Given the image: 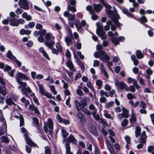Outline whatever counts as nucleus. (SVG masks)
<instances>
[{
    "instance_id": "obj_18",
    "label": "nucleus",
    "mask_w": 154,
    "mask_h": 154,
    "mask_svg": "<svg viewBox=\"0 0 154 154\" xmlns=\"http://www.w3.org/2000/svg\"><path fill=\"white\" fill-rule=\"evenodd\" d=\"M29 109L31 111H34L36 114L39 115L40 112L38 109L33 105H30L29 106Z\"/></svg>"
},
{
    "instance_id": "obj_22",
    "label": "nucleus",
    "mask_w": 154,
    "mask_h": 154,
    "mask_svg": "<svg viewBox=\"0 0 154 154\" xmlns=\"http://www.w3.org/2000/svg\"><path fill=\"white\" fill-rule=\"evenodd\" d=\"M96 24L97 26V34L104 32L103 27L100 25L99 23H97Z\"/></svg>"
},
{
    "instance_id": "obj_29",
    "label": "nucleus",
    "mask_w": 154,
    "mask_h": 154,
    "mask_svg": "<svg viewBox=\"0 0 154 154\" xmlns=\"http://www.w3.org/2000/svg\"><path fill=\"white\" fill-rule=\"evenodd\" d=\"M6 56L9 59L12 60L16 58V57L12 54V52L10 50H9L8 51L6 54Z\"/></svg>"
},
{
    "instance_id": "obj_57",
    "label": "nucleus",
    "mask_w": 154,
    "mask_h": 154,
    "mask_svg": "<svg viewBox=\"0 0 154 154\" xmlns=\"http://www.w3.org/2000/svg\"><path fill=\"white\" fill-rule=\"evenodd\" d=\"M49 87L51 88V91L54 95H56L57 94V92L56 91L54 86L51 85L49 86Z\"/></svg>"
},
{
    "instance_id": "obj_54",
    "label": "nucleus",
    "mask_w": 154,
    "mask_h": 154,
    "mask_svg": "<svg viewBox=\"0 0 154 154\" xmlns=\"http://www.w3.org/2000/svg\"><path fill=\"white\" fill-rule=\"evenodd\" d=\"M6 128L5 127L4 128H2L0 130V136L4 134L5 132H6Z\"/></svg>"
},
{
    "instance_id": "obj_39",
    "label": "nucleus",
    "mask_w": 154,
    "mask_h": 154,
    "mask_svg": "<svg viewBox=\"0 0 154 154\" xmlns=\"http://www.w3.org/2000/svg\"><path fill=\"white\" fill-rule=\"evenodd\" d=\"M112 42L115 45L119 44V39L117 38H113L111 39Z\"/></svg>"
},
{
    "instance_id": "obj_23",
    "label": "nucleus",
    "mask_w": 154,
    "mask_h": 154,
    "mask_svg": "<svg viewBox=\"0 0 154 154\" xmlns=\"http://www.w3.org/2000/svg\"><path fill=\"white\" fill-rule=\"evenodd\" d=\"M31 32V31L29 30H26L24 29H22L20 30V33L21 35L26 34L27 35H29Z\"/></svg>"
},
{
    "instance_id": "obj_31",
    "label": "nucleus",
    "mask_w": 154,
    "mask_h": 154,
    "mask_svg": "<svg viewBox=\"0 0 154 154\" xmlns=\"http://www.w3.org/2000/svg\"><path fill=\"white\" fill-rule=\"evenodd\" d=\"M0 140L2 142L5 143H8L9 141V140L8 137L6 136H3L0 138Z\"/></svg>"
},
{
    "instance_id": "obj_58",
    "label": "nucleus",
    "mask_w": 154,
    "mask_h": 154,
    "mask_svg": "<svg viewBox=\"0 0 154 154\" xmlns=\"http://www.w3.org/2000/svg\"><path fill=\"white\" fill-rule=\"evenodd\" d=\"M13 60L14 61V62L19 67H20L21 66L22 64L21 63L20 61L18 60L17 59L16 57L15 58H14V59Z\"/></svg>"
},
{
    "instance_id": "obj_53",
    "label": "nucleus",
    "mask_w": 154,
    "mask_h": 154,
    "mask_svg": "<svg viewBox=\"0 0 154 154\" xmlns=\"http://www.w3.org/2000/svg\"><path fill=\"white\" fill-rule=\"evenodd\" d=\"M128 121L127 119H124L123 120L121 123V126L122 127H124L127 126L128 124Z\"/></svg>"
},
{
    "instance_id": "obj_46",
    "label": "nucleus",
    "mask_w": 154,
    "mask_h": 154,
    "mask_svg": "<svg viewBox=\"0 0 154 154\" xmlns=\"http://www.w3.org/2000/svg\"><path fill=\"white\" fill-rule=\"evenodd\" d=\"M56 47L57 50L61 52L63 50L62 47L58 42H57L56 44Z\"/></svg>"
},
{
    "instance_id": "obj_16",
    "label": "nucleus",
    "mask_w": 154,
    "mask_h": 154,
    "mask_svg": "<svg viewBox=\"0 0 154 154\" xmlns=\"http://www.w3.org/2000/svg\"><path fill=\"white\" fill-rule=\"evenodd\" d=\"M32 91L29 87H28L26 88H23L21 89V92L23 94H24L26 97H28V94L32 92Z\"/></svg>"
},
{
    "instance_id": "obj_9",
    "label": "nucleus",
    "mask_w": 154,
    "mask_h": 154,
    "mask_svg": "<svg viewBox=\"0 0 154 154\" xmlns=\"http://www.w3.org/2000/svg\"><path fill=\"white\" fill-rule=\"evenodd\" d=\"M18 4L20 7L25 9H28L29 7L27 1L26 0H20Z\"/></svg>"
},
{
    "instance_id": "obj_17",
    "label": "nucleus",
    "mask_w": 154,
    "mask_h": 154,
    "mask_svg": "<svg viewBox=\"0 0 154 154\" xmlns=\"http://www.w3.org/2000/svg\"><path fill=\"white\" fill-rule=\"evenodd\" d=\"M106 142L107 147L111 154H115L113 148L111 146L109 142L106 140Z\"/></svg>"
},
{
    "instance_id": "obj_7",
    "label": "nucleus",
    "mask_w": 154,
    "mask_h": 154,
    "mask_svg": "<svg viewBox=\"0 0 154 154\" xmlns=\"http://www.w3.org/2000/svg\"><path fill=\"white\" fill-rule=\"evenodd\" d=\"M147 137V136L146 135L145 131H143L141 134L140 138L139 140V142H140V143L138 144L137 146V149H140L143 147V144L146 143V140Z\"/></svg>"
},
{
    "instance_id": "obj_32",
    "label": "nucleus",
    "mask_w": 154,
    "mask_h": 154,
    "mask_svg": "<svg viewBox=\"0 0 154 154\" xmlns=\"http://www.w3.org/2000/svg\"><path fill=\"white\" fill-rule=\"evenodd\" d=\"M81 104L80 105V106L81 107V109L83 108L87 105V102L85 98H84L82 99Z\"/></svg>"
},
{
    "instance_id": "obj_47",
    "label": "nucleus",
    "mask_w": 154,
    "mask_h": 154,
    "mask_svg": "<svg viewBox=\"0 0 154 154\" xmlns=\"http://www.w3.org/2000/svg\"><path fill=\"white\" fill-rule=\"evenodd\" d=\"M20 126L21 127L23 126L24 124V120L23 117L22 115H20Z\"/></svg>"
},
{
    "instance_id": "obj_45",
    "label": "nucleus",
    "mask_w": 154,
    "mask_h": 154,
    "mask_svg": "<svg viewBox=\"0 0 154 154\" xmlns=\"http://www.w3.org/2000/svg\"><path fill=\"white\" fill-rule=\"evenodd\" d=\"M82 109V111L83 112L85 113L87 115H90L91 114V112L88 110L87 109L84 108V107L83 108L81 109Z\"/></svg>"
},
{
    "instance_id": "obj_41",
    "label": "nucleus",
    "mask_w": 154,
    "mask_h": 154,
    "mask_svg": "<svg viewBox=\"0 0 154 154\" xmlns=\"http://www.w3.org/2000/svg\"><path fill=\"white\" fill-rule=\"evenodd\" d=\"M87 11L89 12L90 14H92L94 13V11L92 9V7L90 5H88L86 7Z\"/></svg>"
},
{
    "instance_id": "obj_52",
    "label": "nucleus",
    "mask_w": 154,
    "mask_h": 154,
    "mask_svg": "<svg viewBox=\"0 0 154 154\" xmlns=\"http://www.w3.org/2000/svg\"><path fill=\"white\" fill-rule=\"evenodd\" d=\"M100 94L101 97H103L104 95L107 97H109V95L106 92L104 91L103 90H101L100 91Z\"/></svg>"
},
{
    "instance_id": "obj_63",
    "label": "nucleus",
    "mask_w": 154,
    "mask_h": 154,
    "mask_svg": "<svg viewBox=\"0 0 154 154\" xmlns=\"http://www.w3.org/2000/svg\"><path fill=\"white\" fill-rule=\"evenodd\" d=\"M10 17L8 18L7 19H5L2 21V23L4 24L7 25L10 22Z\"/></svg>"
},
{
    "instance_id": "obj_10",
    "label": "nucleus",
    "mask_w": 154,
    "mask_h": 154,
    "mask_svg": "<svg viewBox=\"0 0 154 154\" xmlns=\"http://www.w3.org/2000/svg\"><path fill=\"white\" fill-rule=\"evenodd\" d=\"M20 78L23 79H25L26 80H29V77L27 76L26 75L20 72H18L16 76V79L18 81V80H21Z\"/></svg>"
},
{
    "instance_id": "obj_50",
    "label": "nucleus",
    "mask_w": 154,
    "mask_h": 154,
    "mask_svg": "<svg viewBox=\"0 0 154 154\" xmlns=\"http://www.w3.org/2000/svg\"><path fill=\"white\" fill-rule=\"evenodd\" d=\"M114 104V102L113 101H110L106 104L105 107L106 108H110Z\"/></svg>"
},
{
    "instance_id": "obj_40",
    "label": "nucleus",
    "mask_w": 154,
    "mask_h": 154,
    "mask_svg": "<svg viewBox=\"0 0 154 154\" xmlns=\"http://www.w3.org/2000/svg\"><path fill=\"white\" fill-rule=\"evenodd\" d=\"M21 100L22 102L25 103V106L26 108H27L28 105L29 104V101L28 100H26L24 97H23L21 98Z\"/></svg>"
},
{
    "instance_id": "obj_20",
    "label": "nucleus",
    "mask_w": 154,
    "mask_h": 154,
    "mask_svg": "<svg viewBox=\"0 0 154 154\" xmlns=\"http://www.w3.org/2000/svg\"><path fill=\"white\" fill-rule=\"evenodd\" d=\"M45 45L49 48L52 49L55 44L54 41H46L45 42Z\"/></svg>"
},
{
    "instance_id": "obj_48",
    "label": "nucleus",
    "mask_w": 154,
    "mask_h": 154,
    "mask_svg": "<svg viewBox=\"0 0 154 154\" xmlns=\"http://www.w3.org/2000/svg\"><path fill=\"white\" fill-rule=\"evenodd\" d=\"M54 38V37L52 36L50 33H47L45 36V39L46 40H49L51 39H53Z\"/></svg>"
},
{
    "instance_id": "obj_19",
    "label": "nucleus",
    "mask_w": 154,
    "mask_h": 154,
    "mask_svg": "<svg viewBox=\"0 0 154 154\" xmlns=\"http://www.w3.org/2000/svg\"><path fill=\"white\" fill-rule=\"evenodd\" d=\"M66 64L67 66L72 71H74L75 70L74 65L70 60L69 59L66 62Z\"/></svg>"
},
{
    "instance_id": "obj_55",
    "label": "nucleus",
    "mask_w": 154,
    "mask_h": 154,
    "mask_svg": "<svg viewBox=\"0 0 154 154\" xmlns=\"http://www.w3.org/2000/svg\"><path fill=\"white\" fill-rule=\"evenodd\" d=\"M128 91H130L132 92H134L135 91V89L133 85H130L128 88Z\"/></svg>"
},
{
    "instance_id": "obj_64",
    "label": "nucleus",
    "mask_w": 154,
    "mask_h": 154,
    "mask_svg": "<svg viewBox=\"0 0 154 154\" xmlns=\"http://www.w3.org/2000/svg\"><path fill=\"white\" fill-rule=\"evenodd\" d=\"M140 106L141 108H145L146 106V104L144 102L142 101L140 102Z\"/></svg>"
},
{
    "instance_id": "obj_37",
    "label": "nucleus",
    "mask_w": 154,
    "mask_h": 154,
    "mask_svg": "<svg viewBox=\"0 0 154 154\" xmlns=\"http://www.w3.org/2000/svg\"><path fill=\"white\" fill-rule=\"evenodd\" d=\"M5 101L6 103L9 105H11L12 104L15 105V103L13 101L12 99L11 98L6 99Z\"/></svg>"
},
{
    "instance_id": "obj_24",
    "label": "nucleus",
    "mask_w": 154,
    "mask_h": 154,
    "mask_svg": "<svg viewBox=\"0 0 154 154\" xmlns=\"http://www.w3.org/2000/svg\"><path fill=\"white\" fill-rule=\"evenodd\" d=\"M94 8L97 12H100L102 8V6L100 4H94Z\"/></svg>"
},
{
    "instance_id": "obj_61",
    "label": "nucleus",
    "mask_w": 154,
    "mask_h": 154,
    "mask_svg": "<svg viewBox=\"0 0 154 154\" xmlns=\"http://www.w3.org/2000/svg\"><path fill=\"white\" fill-rule=\"evenodd\" d=\"M96 84L97 86L99 87H101L102 85V81L101 80L99 79L97 80L96 82Z\"/></svg>"
},
{
    "instance_id": "obj_26",
    "label": "nucleus",
    "mask_w": 154,
    "mask_h": 154,
    "mask_svg": "<svg viewBox=\"0 0 154 154\" xmlns=\"http://www.w3.org/2000/svg\"><path fill=\"white\" fill-rule=\"evenodd\" d=\"M65 146L66 149V154H73L72 152H70V146L69 143H66L65 144Z\"/></svg>"
},
{
    "instance_id": "obj_8",
    "label": "nucleus",
    "mask_w": 154,
    "mask_h": 154,
    "mask_svg": "<svg viewBox=\"0 0 154 154\" xmlns=\"http://www.w3.org/2000/svg\"><path fill=\"white\" fill-rule=\"evenodd\" d=\"M123 112L117 115V117L119 120L121 121L122 118H128L129 117V111L125 108L123 107L122 109Z\"/></svg>"
},
{
    "instance_id": "obj_30",
    "label": "nucleus",
    "mask_w": 154,
    "mask_h": 154,
    "mask_svg": "<svg viewBox=\"0 0 154 154\" xmlns=\"http://www.w3.org/2000/svg\"><path fill=\"white\" fill-rule=\"evenodd\" d=\"M88 129L91 133L94 134L96 133L97 130L96 128L94 125H90L88 128Z\"/></svg>"
},
{
    "instance_id": "obj_27",
    "label": "nucleus",
    "mask_w": 154,
    "mask_h": 154,
    "mask_svg": "<svg viewBox=\"0 0 154 154\" xmlns=\"http://www.w3.org/2000/svg\"><path fill=\"white\" fill-rule=\"evenodd\" d=\"M130 121L132 126H134L136 121V118L134 114L132 115L131 118L130 119Z\"/></svg>"
},
{
    "instance_id": "obj_36",
    "label": "nucleus",
    "mask_w": 154,
    "mask_h": 154,
    "mask_svg": "<svg viewBox=\"0 0 154 154\" xmlns=\"http://www.w3.org/2000/svg\"><path fill=\"white\" fill-rule=\"evenodd\" d=\"M141 128L139 127H137L135 131V136L137 137L140 134Z\"/></svg>"
},
{
    "instance_id": "obj_2",
    "label": "nucleus",
    "mask_w": 154,
    "mask_h": 154,
    "mask_svg": "<svg viewBox=\"0 0 154 154\" xmlns=\"http://www.w3.org/2000/svg\"><path fill=\"white\" fill-rule=\"evenodd\" d=\"M67 10L63 13V15L65 17H67L68 20V24L72 28H74L73 23L72 21L75 20V15L74 14H73L70 13V11L72 12L76 11L77 10L75 7L68 5L67 7Z\"/></svg>"
},
{
    "instance_id": "obj_59",
    "label": "nucleus",
    "mask_w": 154,
    "mask_h": 154,
    "mask_svg": "<svg viewBox=\"0 0 154 154\" xmlns=\"http://www.w3.org/2000/svg\"><path fill=\"white\" fill-rule=\"evenodd\" d=\"M88 108L89 109L91 110H95V111H96L97 109L95 107L94 105L92 103L91 104L89 105Z\"/></svg>"
},
{
    "instance_id": "obj_51",
    "label": "nucleus",
    "mask_w": 154,
    "mask_h": 154,
    "mask_svg": "<svg viewBox=\"0 0 154 154\" xmlns=\"http://www.w3.org/2000/svg\"><path fill=\"white\" fill-rule=\"evenodd\" d=\"M101 38V39L103 40H105L107 38L106 36L105 35V32L101 33L98 34Z\"/></svg>"
},
{
    "instance_id": "obj_14",
    "label": "nucleus",
    "mask_w": 154,
    "mask_h": 154,
    "mask_svg": "<svg viewBox=\"0 0 154 154\" xmlns=\"http://www.w3.org/2000/svg\"><path fill=\"white\" fill-rule=\"evenodd\" d=\"M73 39L72 35H68L65 38V41L68 46H69L70 45H72Z\"/></svg>"
},
{
    "instance_id": "obj_43",
    "label": "nucleus",
    "mask_w": 154,
    "mask_h": 154,
    "mask_svg": "<svg viewBox=\"0 0 154 154\" xmlns=\"http://www.w3.org/2000/svg\"><path fill=\"white\" fill-rule=\"evenodd\" d=\"M127 97L129 100H132L136 98V97L131 93H128L127 94Z\"/></svg>"
},
{
    "instance_id": "obj_38",
    "label": "nucleus",
    "mask_w": 154,
    "mask_h": 154,
    "mask_svg": "<svg viewBox=\"0 0 154 154\" xmlns=\"http://www.w3.org/2000/svg\"><path fill=\"white\" fill-rule=\"evenodd\" d=\"M136 55L137 57L139 59H141L143 57V55L142 53L139 50H137Z\"/></svg>"
},
{
    "instance_id": "obj_33",
    "label": "nucleus",
    "mask_w": 154,
    "mask_h": 154,
    "mask_svg": "<svg viewBox=\"0 0 154 154\" xmlns=\"http://www.w3.org/2000/svg\"><path fill=\"white\" fill-rule=\"evenodd\" d=\"M74 103L78 111L79 112L80 110V109H81V107L80 106V105H81V103L77 100H75L74 101Z\"/></svg>"
},
{
    "instance_id": "obj_3",
    "label": "nucleus",
    "mask_w": 154,
    "mask_h": 154,
    "mask_svg": "<svg viewBox=\"0 0 154 154\" xmlns=\"http://www.w3.org/2000/svg\"><path fill=\"white\" fill-rule=\"evenodd\" d=\"M94 56L96 58H99L101 60L104 62H108L110 59V57L104 51H100L99 53L95 52Z\"/></svg>"
},
{
    "instance_id": "obj_21",
    "label": "nucleus",
    "mask_w": 154,
    "mask_h": 154,
    "mask_svg": "<svg viewBox=\"0 0 154 154\" xmlns=\"http://www.w3.org/2000/svg\"><path fill=\"white\" fill-rule=\"evenodd\" d=\"M36 82L37 84L38 85L40 93L42 95H43L46 92L45 89L44 88V86L42 84H39L38 82Z\"/></svg>"
},
{
    "instance_id": "obj_25",
    "label": "nucleus",
    "mask_w": 154,
    "mask_h": 154,
    "mask_svg": "<svg viewBox=\"0 0 154 154\" xmlns=\"http://www.w3.org/2000/svg\"><path fill=\"white\" fill-rule=\"evenodd\" d=\"M104 115L105 116L107 119H110L111 120H113L114 119V117L113 116H111V115L108 113L107 111L105 110L103 111Z\"/></svg>"
},
{
    "instance_id": "obj_35",
    "label": "nucleus",
    "mask_w": 154,
    "mask_h": 154,
    "mask_svg": "<svg viewBox=\"0 0 154 154\" xmlns=\"http://www.w3.org/2000/svg\"><path fill=\"white\" fill-rule=\"evenodd\" d=\"M102 72L104 75L107 78H108V75L106 71L105 70L103 66V65L102 63L101 64V66L100 68Z\"/></svg>"
},
{
    "instance_id": "obj_15",
    "label": "nucleus",
    "mask_w": 154,
    "mask_h": 154,
    "mask_svg": "<svg viewBox=\"0 0 154 154\" xmlns=\"http://www.w3.org/2000/svg\"><path fill=\"white\" fill-rule=\"evenodd\" d=\"M66 141L70 143H72L74 144H76L77 143V141L76 140L73 135H70L66 139Z\"/></svg>"
},
{
    "instance_id": "obj_28",
    "label": "nucleus",
    "mask_w": 154,
    "mask_h": 154,
    "mask_svg": "<svg viewBox=\"0 0 154 154\" xmlns=\"http://www.w3.org/2000/svg\"><path fill=\"white\" fill-rule=\"evenodd\" d=\"M78 30L81 29L80 22L77 19L74 20V23Z\"/></svg>"
},
{
    "instance_id": "obj_44",
    "label": "nucleus",
    "mask_w": 154,
    "mask_h": 154,
    "mask_svg": "<svg viewBox=\"0 0 154 154\" xmlns=\"http://www.w3.org/2000/svg\"><path fill=\"white\" fill-rule=\"evenodd\" d=\"M137 79L138 80L139 83L143 85H145L144 80L141 77H140V75H137Z\"/></svg>"
},
{
    "instance_id": "obj_42",
    "label": "nucleus",
    "mask_w": 154,
    "mask_h": 154,
    "mask_svg": "<svg viewBox=\"0 0 154 154\" xmlns=\"http://www.w3.org/2000/svg\"><path fill=\"white\" fill-rule=\"evenodd\" d=\"M62 137L63 138H66L68 135V134L64 129H61Z\"/></svg>"
},
{
    "instance_id": "obj_62",
    "label": "nucleus",
    "mask_w": 154,
    "mask_h": 154,
    "mask_svg": "<svg viewBox=\"0 0 154 154\" xmlns=\"http://www.w3.org/2000/svg\"><path fill=\"white\" fill-rule=\"evenodd\" d=\"M100 64V62L97 60H95L94 61L93 66L94 67H98Z\"/></svg>"
},
{
    "instance_id": "obj_11",
    "label": "nucleus",
    "mask_w": 154,
    "mask_h": 154,
    "mask_svg": "<svg viewBox=\"0 0 154 154\" xmlns=\"http://www.w3.org/2000/svg\"><path fill=\"white\" fill-rule=\"evenodd\" d=\"M24 136L28 144L31 146L33 147L37 146V147H38L36 144L34 143L31 140L28 136L27 134L25 133L24 134Z\"/></svg>"
},
{
    "instance_id": "obj_5",
    "label": "nucleus",
    "mask_w": 154,
    "mask_h": 154,
    "mask_svg": "<svg viewBox=\"0 0 154 154\" xmlns=\"http://www.w3.org/2000/svg\"><path fill=\"white\" fill-rule=\"evenodd\" d=\"M122 11L123 13L126 15L128 16L138 20L141 23L143 24L144 23L146 22L147 21L146 17L144 16H142L139 20L137 19L135 17H134L132 14L129 13L128 10L126 8H124L122 10Z\"/></svg>"
},
{
    "instance_id": "obj_60",
    "label": "nucleus",
    "mask_w": 154,
    "mask_h": 154,
    "mask_svg": "<svg viewBox=\"0 0 154 154\" xmlns=\"http://www.w3.org/2000/svg\"><path fill=\"white\" fill-rule=\"evenodd\" d=\"M133 84L134 86H135L136 88L138 89L140 88V86L139 85L137 84V81L135 79H134V80L133 81Z\"/></svg>"
},
{
    "instance_id": "obj_1",
    "label": "nucleus",
    "mask_w": 154,
    "mask_h": 154,
    "mask_svg": "<svg viewBox=\"0 0 154 154\" xmlns=\"http://www.w3.org/2000/svg\"><path fill=\"white\" fill-rule=\"evenodd\" d=\"M100 2L106 8L105 10L106 13L112 16V20L115 24L116 27H119L120 24L118 22V19L120 18V17L116 13V11L111 10V7L109 5H108L105 3L104 2V0H100Z\"/></svg>"
},
{
    "instance_id": "obj_6",
    "label": "nucleus",
    "mask_w": 154,
    "mask_h": 154,
    "mask_svg": "<svg viewBox=\"0 0 154 154\" xmlns=\"http://www.w3.org/2000/svg\"><path fill=\"white\" fill-rule=\"evenodd\" d=\"M9 25L12 26H17L19 24H23L25 23V20L22 19H17L13 18L10 19Z\"/></svg>"
},
{
    "instance_id": "obj_49",
    "label": "nucleus",
    "mask_w": 154,
    "mask_h": 154,
    "mask_svg": "<svg viewBox=\"0 0 154 154\" xmlns=\"http://www.w3.org/2000/svg\"><path fill=\"white\" fill-rule=\"evenodd\" d=\"M45 154H51V149L49 147L47 146L45 147Z\"/></svg>"
},
{
    "instance_id": "obj_4",
    "label": "nucleus",
    "mask_w": 154,
    "mask_h": 154,
    "mask_svg": "<svg viewBox=\"0 0 154 154\" xmlns=\"http://www.w3.org/2000/svg\"><path fill=\"white\" fill-rule=\"evenodd\" d=\"M53 122L51 119H48V122H45L43 127V129L45 132L47 133L49 132V134L52 135L53 134L52 130H53Z\"/></svg>"
},
{
    "instance_id": "obj_34",
    "label": "nucleus",
    "mask_w": 154,
    "mask_h": 154,
    "mask_svg": "<svg viewBox=\"0 0 154 154\" xmlns=\"http://www.w3.org/2000/svg\"><path fill=\"white\" fill-rule=\"evenodd\" d=\"M7 92L5 87H0V93L3 95H5Z\"/></svg>"
},
{
    "instance_id": "obj_12",
    "label": "nucleus",
    "mask_w": 154,
    "mask_h": 154,
    "mask_svg": "<svg viewBox=\"0 0 154 154\" xmlns=\"http://www.w3.org/2000/svg\"><path fill=\"white\" fill-rule=\"evenodd\" d=\"M107 25L104 27V29L106 31H107L110 29L109 26H111V29L112 31H115L116 30V27L115 25L112 24L111 21H108L106 22Z\"/></svg>"
},
{
    "instance_id": "obj_13",
    "label": "nucleus",
    "mask_w": 154,
    "mask_h": 154,
    "mask_svg": "<svg viewBox=\"0 0 154 154\" xmlns=\"http://www.w3.org/2000/svg\"><path fill=\"white\" fill-rule=\"evenodd\" d=\"M117 87L121 89H124L126 91H128V86L127 85L123 82H121L116 83Z\"/></svg>"
},
{
    "instance_id": "obj_56",
    "label": "nucleus",
    "mask_w": 154,
    "mask_h": 154,
    "mask_svg": "<svg viewBox=\"0 0 154 154\" xmlns=\"http://www.w3.org/2000/svg\"><path fill=\"white\" fill-rule=\"evenodd\" d=\"M17 82L22 87H23V88L25 87L27 85V84L26 82H23L21 81V80H18V81H17Z\"/></svg>"
}]
</instances>
